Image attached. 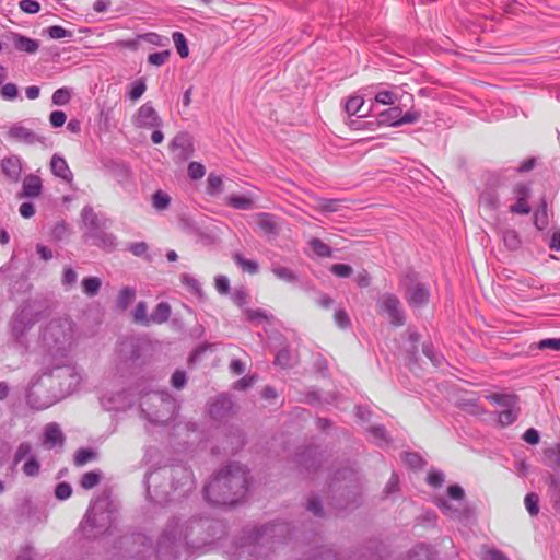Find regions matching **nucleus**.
I'll return each mask as SVG.
<instances>
[{
  "label": "nucleus",
  "mask_w": 560,
  "mask_h": 560,
  "mask_svg": "<svg viewBox=\"0 0 560 560\" xmlns=\"http://www.w3.org/2000/svg\"><path fill=\"white\" fill-rule=\"evenodd\" d=\"M39 365L26 392L27 402L36 409H46L74 393L83 380L82 371L69 357L62 360H40Z\"/></svg>",
  "instance_id": "obj_1"
},
{
  "label": "nucleus",
  "mask_w": 560,
  "mask_h": 560,
  "mask_svg": "<svg viewBox=\"0 0 560 560\" xmlns=\"http://www.w3.org/2000/svg\"><path fill=\"white\" fill-rule=\"evenodd\" d=\"M249 471L238 463L222 468L205 487V499L212 505H234L241 502L249 485Z\"/></svg>",
  "instance_id": "obj_2"
},
{
  "label": "nucleus",
  "mask_w": 560,
  "mask_h": 560,
  "mask_svg": "<svg viewBox=\"0 0 560 560\" xmlns=\"http://www.w3.org/2000/svg\"><path fill=\"white\" fill-rule=\"evenodd\" d=\"M78 339V326L69 316L51 318L39 334V347L44 352L42 360H62L69 357Z\"/></svg>",
  "instance_id": "obj_3"
},
{
  "label": "nucleus",
  "mask_w": 560,
  "mask_h": 560,
  "mask_svg": "<svg viewBox=\"0 0 560 560\" xmlns=\"http://www.w3.org/2000/svg\"><path fill=\"white\" fill-rule=\"evenodd\" d=\"M116 520L117 506L107 493H103L91 502L79 534L88 540L114 536L117 532Z\"/></svg>",
  "instance_id": "obj_4"
},
{
  "label": "nucleus",
  "mask_w": 560,
  "mask_h": 560,
  "mask_svg": "<svg viewBox=\"0 0 560 560\" xmlns=\"http://www.w3.org/2000/svg\"><path fill=\"white\" fill-rule=\"evenodd\" d=\"M281 525L268 524L260 528H255L242 538L231 560H261L272 550L276 538L279 537Z\"/></svg>",
  "instance_id": "obj_5"
},
{
  "label": "nucleus",
  "mask_w": 560,
  "mask_h": 560,
  "mask_svg": "<svg viewBox=\"0 0 560 560\" xmlns=\"http://www.w3.org/2000/svg\"><path fill=\"white\" fill-rule=\"evenodd\" d=\"M45 307L40 301L27 300L13 314L10 328L13 340L22 348L28 347L27 334L42 318Z\"/></svg>",
  "instance_id": "obj_6"
},
{
  "label": "nucleus",
  "mask_w": 560,
  "mask_h": 560,
  "mask_svg": "<svg viewBox=\"0 0 560 560\" xmlns=\"http://www.w3.org/2000/svg\"><path fill=\"white\" fill-rule=\"evenodd\" d=\"M162 471H151L145 475L144 483L147 487L148 498L159 504H164L171 501L179 500L187 497L195 489V479L192 471L185 466H176L170 470L172 478V493L167 498H160L158 493L153 494L150 489L149 481L155 476H160Z\"/></svg>",
  "instance_id": "obj_7"
},
{
  "label": "nucleus",
  "mask_w": 560,
  "mask_h": 560,
  "mask_svg": "<svg viewBox=\"0 0 560 560\" xmlns=\"http://www.w3.org/2000/svg\"><path fill=\"white\" fill-rule=\"evenodd\" d=\"M189 522L179 523V520H171L163 530L156 544L158 560H176L179 549L186 544L189 536Z\"/></svg>",
  "instance_id": "obj_8"
},
{
  "label": "nucleus",
  "mask_w": 560,
  "mask_h": 560,
  "mask_svg": "<svg viewBox=\"0 0 560 560\" xmlns=\"http://www.w3.org/2000/svg\"><path fill=\"white\" fill-rule=\"evenodd\" d=\"M140 408L150 422L164 424L174 417L179 406L167 392H154L142 398Z\"/></svg>",
  "instance_id": "obj_9"
},
{
  "label": "nucleus",
  "mask_w": 560,
  "mask_h": 560,
  "mask_svg": "<svg viewBox=\"0 0 560 560\" xmlns=\"http://www.w3.org/2000/svg\"><path fill=\"white\" fill-rule=\"evenodd\" d=\"M151 550L150 539L142 534L120 536L113 546V560H143Z\"/></svg>",
  "instance_id": "obj_10"
},
{
  "label": "nucleus",
  "mask_w": 560,
  "mask_h": 560,
  "mask_svg": "<svg viewBox=\"0 0 560 560\" xmlns=\"http://www.w3.org/2000/svg\"><path fill=\"white\" fill-rule=\"evenodd\" d=\"M399 290L412 308L424 306L430 300L429 287L420 281L418 275L413 271H407L400 278Z\"/></svg>",
  "instance_id": "obj_11"
},
{
  "label": "nucleus",
  "mask_w": 560,
  "mask_h": 560,
  "mask_svg": "<svg viewBox=\"0 0 560 560\" xmlns=\"http://www.w3.org/2000/svg\"><path fill=\"white\" fill-rule=\"evenodd\" d=\"M486 398L498 407H506V410H498V421L502 427H508L517 419L520 409L516 395L493 393Z\"/></svg>",
  "instance_id": "obj_12"
},
{
  "label": "nucleus",
  "mask_w": 560,
  "mask_h": 560,
  "mask_svg": "<svg viewBox=\"0 0 560 560\" xmlns=\"http://www.w3.org/2000/svg\"><path fill=\"white\" fill-rule=\"evenodd\" d=\"M23 463L21 470L26 477H37L40 472V462L37 456L33 453V446L30 442L25 441L18 445L13 457L12 466L16 467L20 463Z\"/></svg>",
  "instance_id": "obj_13"
},
{
  "label": "nucleus",
  "mask_w": 560,
  "mask_h": 560,
  "mask_svg": "<svg viewBox=\"0 0 560 560\" xmlns=\"http://www.w3.org/2000/svg\"><path fill=\"white\" fill-rule=\"evenodd\" d=\"M377 306L381 313L388 316L394 326L405 325L406 317L400 300L393 293H384L377 300Z\"/></svg>",
  "instance_id": "obj_14"
},
{
  "label": "nucleus",
  "mask_w": 560,
  "mask_h": 560,
  "mask_svg": "<svg viewBox=\"0 0 560 560\" xmlns=\"http://www.w3.org/2000/svg\"><path fill=\"white\" fill-rule=\"evenodd\" d=\"M143 342L135 337H126L118 343L117 355L120 363L131 368L142 355Z\"/></svg>",
  "instance_id": "obj_15"
},
{
  "label": "nucleus",
  "mask_w": 560,
  "mask_h": 560,
  "mask_svg": "<svg viewBox=\"0 0 560 560\" xmlns=\"http://www.w3.org/2000/svg\"><path fill=\"white\" fill-rule=\"evenodd\" d=\"M530 196L532 188L528 183H516L512 188V198L515 202L510 206L509 211L513 214H529L532 211L530 206L528 205Z\"/></svg>",
  "instance_id": "obj_16"
},
{
  "label": "nucleus",
  "mask_w": 560,
  "mask_h": 560,
  "mask_svg": "<svg viewBox=\"0 0 560 560\" xmlns=\"http://www.w3.org/2000/svg\"><path fill=\"white\" fill-rule=\"evenodd\" d=\"M101 404L107 410H124L133 404L131 394L121 389L116 393L105 392L102 394Z\"/></svg>",
  "instance_id": "obj_17"
},
{
  "label": "nucleus",
  "mask_w": 560,
  "mask_h": 560,
  "mask_svg": "<svg viewBox=\"0 0 560 560\" xmlns=\"http://www.w3.org/2000/svg\"><path fill=\"white\" fill-rule=\"evenodd\" d=\"M132 121L138 128H159L162 126V119L149 102L139 107Z\"/></svg>",
  "instance_id": "obj_18"
},
{
  "label": "nucleus",
  "mask_w": 560,
  "mask_h": 560,
  "mask_svg": "<svg viewBox=\"0 0 560 560\" xmlns=\"http://www.w3.org/2000/svg\"><path fill=\"white\" fill-rule=\"evenodd\" d=\"M170 149L176 153L179 160H187L192 154L190 136L187 132L177 133L171 141Z\"/></svg>",
  "instance_id": "obj_19"
},
{
  "label": "nucleus",
  "mask_w": 560,
  "mask_h": 560,
  "mask_svg": "<svg viewBox=\"0 0 560 560\" xmlns=\"http://www.w3.org/2000/svg\"><path fill=\"white\" fill-rule=\"evenodd\" d=\"M322 453L317 447H306L301 453L296 454L295 462L305 470H316L320 465Z\"/></svg>",
  "instance_id": "obj_20"
},
{
  "label": "nucleus",
  "mask_w": 560,
  "mask_h": 560,
  "mask_svg": "<svg viewBox=\"0 0 560 560\" xmlns=\"http://www.w3.org/2000/svg\"><path fill=\"white\" fill-rule=\"evenodd\" d=\"M7 39L12 44V46L21 51L26 54H35L39 48V42L37 39H33L20 33H10L7 35Z\"/></svg>",
  "instance_id": "obj_21"
},
{
  "label": "nucleus",
  "mask_w": 560,
  "mask_h": 560,
  "mask_svg": "<svg viewBox=\"0 0 560 560\" xmlns=\"http://www.w3.org/2000/svg\"><path fill=\"white\" fill-rule=\"evenodd\" d=\"M43 192V182L38 175L28 174L22 182V189L18 198H37Z\"/></svg>",
  "instance_id": "obj_22"
},
{
  "label": "nucleus",
  "mask_w": 560,
  "mask_h": 560,
  "mask_svg": "<svg viewBox=\"0 0 560 560\" xmlns=\"http://www.w3.org/2000/svg\"><path fill=\"white\" fill-rule=\"evenodd\" d=\"M42 443L48 450L63 446L65 435L57 423H48L45 427Z\"/></svg>",
  "instance_id": "obj_23"
},
{
  "label": "nucleus",
  "mask_w": 560,
  "mask_h": 560,
  "mask_svg": "<svg viewBox=\"0 0 560 560\" xmlns=\"http://www.w3.org/2000/svg\"><path fill=\"white\" fill-rule=\"evenodd\" d=\"M8 137L25 144H34L40 141V137L22 124H14L8 130Z\"/></svg>",
  "instance_id": "obj_24"
},
{
  "label": "nucleus",
  "mask_w": 560,
  "mask_h": 560,
  "mask_svg": "<svg viewBox=\"0 0 560 560\" xmlns=\"http://www.w3.org/2000/svg\"><path fill=\"white\" fill-rule=\"evenodd\" d=\"M1 168L3 174L14 183H18L22 175V160L18 155H11L4 158L1 162Z\"/></svg>",
  "instance_id": "obj_25"
},
{
  "label": "nucleus",
  "mask_w": 560,
  "mask_h": 560,
  "mask_svg": "<svg viewBox=\"0 0 560 560\" xmlns=\"http://www.w3.org/2000/svg\"><path fill=\"white\" fill-rule=\"evenodd\" d=\"M50 171L56 177L66 183H71L73 180V174L66 159L59 154L52 155L50 160Z\"/></svg>",
  "instance_id": "obj_26"
},
{
  "label": "nucleus",
  "mask_w": 560,
  "mask_h": 560,
  "mask_svg": "<svg viewBox=\"0 0 560 560\" xmlns=\"http://www.w3.org/2000/svg\"><path fill=\"white\" fill-rule=\"evenodd\" d=\"M254 220L257 226L269 236H276L279 234V228L276 218L271 213L260 212L254 215Z\"/></svg>",
  "instance_id": "obj_27"
},
{
  "label": "nucleus",
  "mask_w": 560,
  "mask_h": 560,
  "mask_svg": "<svg viewBox=\"0 0 560 560\" xmlns=\"http://www.w3.org/2000/svg\"><path fill=\"white\" fill-rule=\"evenodd\" d=\"M232 402L226 396L217 397L209 406V415L213 419L223 418L231 409Z\"/></svg>",
  "instance_id": "obj_28"
},
{
  "label": "nucleus",
  "mask_w": 560,
  "mask_h": 560,
  "mask_svg": "<svg viewBox=\"0 0 560 560\" xmlns=\"http://www.w3.org/2000/svg\"><path fill=\"white\" fill-rule=\"evenodd\" d=\"M89 237L93 240L94 245L105 250H113L116 246V237L101 229L89 234Z\"/></svg>",
  "instance_id": "obj_29"
},
{
  "label": "nucleus",
  "mask_w": 560,
  "mask_h": 560,
  "mask_svg": "<svg viewBox=\"0 0 560 560\" xmlns=\"http://www.w3.org/2000/svg\"><path fill=\"white\" fill-rule=\"evenodd\" d=\"M435 550L425 544L415 546L406 556L404 560H435Z\"/></svg>",
  "instance_id": "obj_30"
},
{
  "label": "nucleus",
  "mask_w": 560,
  "mask_h": 560,
  "mask_svg": "<svg viewBox=\"0 0 560 560\" xmlns=\"http://www.w3.org/2000/svg\"><path fill=\"white\" fill-rule=\"evenodd\" d=\"M401 110L399 106H392L381 112L377 116L378 124L394 127L400 126Z\"/></svg>",
  "instance_id": "obj_31"
},
{
  "label": "nucleus",
  "mask_w": 560,
  "mask_h": 560,
  "mask_svg": "<svg viewBox=\"0 0 560 560\" xmlns=\"http://www.w3.org/2000/svg\"><path fill=\"white\" fill-rule=\"evenodd\" d=\"M400 98L401 95L398 88L378 89L374 96L375 102L383 105H395Z\"/></svg>",
  "instance_id": "obj_32"
},
{
  "label": "nucleus",
  "mask_w": 560,
  "mask_h": 560,
  "mask_svg": "<svg viewBox=\"0 0 560 560\" xmlns=\"http://www.w3.org/2000/svg\"><path fill=\"white\" fill-rule=\"evenodd\" d=\"M171 305L167 302H160L150 314V325H161L166 323L171 317Z\"/></svg>",
  "instance_id": "obj_33"
},
{
  "label": "nucleus",
  "mask_w": 560,
  "mask_h": 560,
  "mask_svg": "<svg viewBox=\"0 0 560 560\" xmlns=\"http://www.w3.org/2000/svg\"><path fill=\"white\" fill-rule=\"evenodd\" d=\"M82 221L88 228V235L100 229L97 214L91 206H85L81 212Z\"/></svg>",
  "instance_id": "obj_34"
},
{
  "label": "nucleus",
  "mask_w": 560,
  "mask_h": 560,
  "mask_svg": "<svg viewBox=\"0 0 560 560\" xmlns=\"http://www.w3.org/2000/svg\"><path fill=\"white\" fill-rule=\"evenodd\" d=\"M544 463L550 468L560 469V443L544 451Z\"/></svg>",
  "instance_id": "obj_35"
},
{
  "label": "nucleus",
  "mask_w": 560,
  "mask_h": 560,
  "mask_svg": "<svg viewBox=\"0 0 560 560\" xmlns=\"http://www.w3.org/2000/svg\"><path fill=\"white\" fill-rule=\"evenodd\" d=\"M479 203L489 210H497L500 207L499 194L494 189H486L480 194Z\"/></svg>",
  "instance_id": "obj_36"
},
{
  "label": "nucleus",
  "mask_w": 560,
  "mask_h": 560,
  "mask_svg": "<svg viewBox=\"0 0 560 560\" xmlns=\"http://www.w3.org/2000/svg\"><path fill=\"white\" fill-rule=\"evenodd\" d=\"M136 299V289L131 287H124L116 299L117 308L125 311Z\"/></svg>",
  "instance_id": "obj_37"
},
{
  "label": "nucleus",
  "mask_w": 560,
  "mask_h": 560,
  "mask_svg": "<svg viewBox=\"0 0 560 560\" xmlns=\"http://www.w3.org/2000/svg\"><path fill=\"white\" fill-rule=\"evenodd\" d=\"M233 260L244 272L249 275H256L259 270L257 261L245 258L241 253H234Z\"/></svg>",
  "instance_id": "obj_38"
},
{
  "label": "nucleus",
  "mask_w": 560,
  "mask_h": 560,
  "mask_svg": "<svg viewBox=\"0 0 560 560\" xmlns=\"http://www.w3.org/2000/svg\"><path fill=\"white\" fill-rule=\"evenodd\" d=\"M549 222L548 207L546 199H541L537 210L534 213V224L538 230L547 228Z\"/></svg>",
  "instance_id": "obj_39"
},
{
  "label": "nucleus",
  "mask_w": 560,
  "mask_h": 560,
  "mask_svg": "<svg viewBox=\"0 0 560 560\" xmlns=\"http://www.w3.org/2000/svg\"><path fill=\"white\" fill-rule=\"evenodd\" d=\"M132 319L136 324H139L141 326H150V315H148V307L145 302L140 301L136 305L132 312Z\"/></svg>",
  "instance_id": "obj_40"
},
{
  "label": "nucleus",
  "mask_w": 560,
  "mask_h": 560,
  "mask_svg": "<svg viewBox=\"0 0 560 560\" xmlns=\"http://www.w3.org/2000/svg\"><path fill=\"white\" fill-rule=\"evenodd\" d=\"M97 458V453L92 448L81 447L79 448L73 458V464L77 467H81L89 462L95 460Z\"/></svg>",
  "instance_id": "obj_41"
},
{
  "label": "nucleus",
  "mask_w": 560,
  "mask_h": 560,
  "mask_svg": "<svg viewBox=\"0 0 560 560\" xmlns=\"http://www.w3.org/2000/svg\"><path fill=\"white\" fill-rule=\"evenodd\" d=\"M228 205L238 210H250L254 207V201L246 196L232 195L228 198Z\"/></svg>",
  "instance_id": "obj_42"
},
{
  "label": "nucleus",
  "mask_w": 560,
  "mask_h": 560,
  "mask_svg": "<svg viewBox=\"0 0 560 560\" xmlns=\"http://www.w3.org/2000/svg\"><path fill=\"white\" fill-rule=\"evenodd\" d=\"M180 281L196 296L201 298L203 295L201 283L194 276L183 273L180 276Z\"/></svg>",
  "instance_id": "obj_43"
},
{
  "label": "nucleus",
  "mask_w": 560,
  "mask_h": 560,
  "mask_svg": "<svg viewBox=\"0 0 560 560\" xmlns=\"http://www.w3.org/2000/svg\"><path fill=\"white\" fill-rule=\"evenodd\" d=\"M271 271L278 279L282 281L293 283L298 280L296 273L288 267L275 264L271 267Z\"/></svg>",
  "instance_id": "obj_44"
},
{
  "label": "nucleus",
  "mask_w": 560,
  "mask_h": 560,
  "mask_svg": "<svg viewBox=\"0 0 560 560\" xmlns=\"http://www.w3.org/2000/svg\"><path fill=\"white\" fill-rule=\"evenodd\" d=\"M347 480H349L350 483L358 481L357 475L351 468L338 470L336 472L335 482L330 485V487L334 489L337 488V490L339 491L342 488L340 483Z\"/></svg>",
  "instance_id": "obj_45"
},
{
  "label": "nucleus",
  "mask_w": 560,
  "mask_h": 560,
  "mask_svg": "<svg viewBox=\"0 0 560 560\" xmlns=\"http://www.w3.org/2000/svg\"><path fill=\"white\" fill-rule=\"evenodd\" d=\"M502 241L506 248L515 250L521 246V237L518 233L513 229H506L502 231Z\"/></svg>",
  "instance_id": "obj_46"
},
{
  "label": "nucleus",
  "mask_w": 560,
  "mask_h": 560,
  "mask_svg": "<svg viewBox=\"0 0 560 560\" xmlns=\"http://www.w3.org/2000/svg\"><path fill=\"white\" fill-rule=\"evenodd\" d=\"M81 284L84 294L92 298L100 292L102 281L97 277H88L82 280Z\"/></svg>",
  "instance_id": "obj_47"
},
{
  "label": "nucleus",
  "mask_w": 560,
  "mask_h": 560,
  "mask_svg": "<svg viewBox=\"0 0 560 560\" xmlns=\"http://www.w3.org/2000/svg\"><path fill=\"white\" fill-rule=\"evenodd\" d=\"M101 479L102 472L100 470H91L82 475L80 486L85 490H90L96 487Z\"/></svg>",
  "instance_id": "obj_48"
},
{
  "label": "nucleus",
  "mask_w": 560,
  "mask_h": 560,
  "mask_svg": "<svg viewBox=\"0 0 560 560\" xmlns=\"http://www.w3.org/2000/svg\"><path fill=\"white\" fill-rule=\"evenodd\" d=\"M171 205V197L163 190H156L152 196V207L156 211L166 210Z\"/></svg>",
  "instance_id": "obj_49"
},
{
  "label": "nucleus",
  "mask_w": 560,
  "mask_h": 560,
  "mask_svg": "<svg viewBox=\"0 0 560 560\" xmlns=\"http://www.w3.org/2000/svg\"><path fill=\"white\" fill-rule=\"evenodd\" d=\"M308 245L315 253V255H317L318 257L325 258L330 257L332 255V249L326 243H324L322 240L317 237H313L308 242Z\"/></svg>",
  "instance_id": "obj_50"
},
{
  "label": "nucleus",
  "mask_w": 560,
  "mask_h": 560,
  "mask_svg": "<svg viewBox=\"0 0 560 560\" xmlns=\"http://www.w3.org/2000/svg\"><path fill=\"white\" fill-rule=\"evenodd\" d=\"M340 199L318 198L315 208L324 213H331L340 209Z\"/></svg>",
  "instance_id": "obj_51"
},
{
  "label": "nucleus",
  "mask_w": 560,
  "mask_h": 560,
  "mask_svg": "<svg viewBox=\"0 0 560 560\" xmlns=\"http://www.w3.org/2000/svg\"><path fill=\"white\" fill-rule=\"evenodd\" d=\"M72 91L70 88H60L52 94L51 102L56 106L67 105L71 100Z\"/></svg>",
  "instance_id": "obj_52"
},
{
  "label": "nucleus",
  "mask_w": 560,
  "mask_h": 560,
  "mask_svg": "<svg viewBox=\"0 0 560 560\" xmlns=\"http://www.w3.org/2000/svg\"><path fill=\"white\" fill-rule=\"evenodd\" d=\"M223 190V179L221 176L210 173L208 176L207 194L210 196L218 195Z\"/></svg>",
  "instance_id": "obj_53"
},
{
  "label": "nucleus",
  "mask_w": 560,
  "mask_h": 560,
  "mask_svg": "<svg viewBox=\"0 0 560 560\" xmlns=\"http://www.w3.org/2000/svg\"><path fill=\"white\" fill-rule=\"evenodd\" d=\"M172 38H173V42H174V45L176 47L178 55L182 58L188 57L189 49H188L187 40H186L184 34L180 32H174L172 35Z\"/></svg>",
  "instance_id": "obj_54"
},
{
  "label": "nucleus",
  "mask_w": 560,
  "mask_h": 560,
  "mask_svg": "<svg viewBox=\"0 0 560 560\" xmlns=\"http://www.w3.org/2000/svg\"><path fill=\"white\" fill-rule=\"evenodd\" d=\"M369 433L377 445L383 446L388 443L387 432L383 425L370 427Z\"/></svg>",
  "instance_id": "obj_55"
},
{
  "label": "nucleus",
  "mask_w": 560,
  "mask_h": 560,
  "mask_svg": "<svg viewBox=\"0 0 560 560\" xmlns=\"http://www.w3.org/2000/svg\"><path fill=\"white\" fill-rule=\"evenodd\" d=\"M364 104V100L361 96H351L345 104V110L349 116L357 115Z\"/></svg>",
  "instance_id": "obj_56"
},
{
  "label": "nucleus",
  "mask_w": 560,
  "mask_h": 560,
  "mask_svg": "<svg viewBox=\"0 0 560 560\" xmlns=\"http://www.w3.org/2000/svg\"><path fill=\"white\" fill-rule=\"evenodd\" d=\"M525 508L532 516H536L539 513V497L538 494L530 492L527 493L524 499Z\"/></svg>",
  "instance_id": "obj_57"
},
{
  "label": "nucleus",
  "mask_w": 560,
  "mask_h": 560,
  "mask_svg": "<svg viewBox=\"0 0 560 560\" xmlns=\"http://www.w3.org/2000/svg\"><path fill=\"white\" fill-rule=\"evenodd\" d=\"M19 95V89L15 83H5L0 86V96L5 101H13Z\"/></svg>",
  "instance_id": "obj_58"
},
{
  "label": "nucleus",
  "mask_w": 560,
  "mask_h": 560,
  "mask_svg": "<svg viewBox=\"0 0 560 560\" xmlns=\"http://www.w3.org/2000/svg\"><path fill=\"white\" fill-rule=\"evenodd\" d=\"M145 90H147V85H145L144 81L142 79H139L131 84V89L128 92V96L130 100L137 101L143 95Z\"/></svg>",
  "instance_id": "obj_59"
},
{
  "label": "nucleus",
  "mask_w": 560,
  "mask_h": 560,
  "mask_svg": "<svg viewBox=\"0 0 560 560\" xmlns=\"http://www.w3.org/2000/svg\"><path fill=\"white\" fill-rule=\"evenodd\" d=\"M48 36L52 39L70 38L72 33L60 25H54L46 30Z\"/></svg>",
  "instance_id": "obj_60"
},
{
  "label": "nucleus",
  "mask_w": 560,
  "mask_h": 560,
  "mask_svg": "<svg viewBox=\"0 0 560 560\" xmlns=\"http://www.w3.org/2000/svg\"><path fill=\"white\" fill-rule=\"evenodd\" d=\"M187 171L188 176L194 180L202 178L206 174L205 166L199 162H190Z\"/></svg>",
  "instance_id": "obj_61"
},
{
  "label": "nucleus",
  "mask_w": 560,
  "mask_h": 560,
  "mask_svg": "<svg viewBox=\"0 0 560 560\" xmlns=\"http://www.w3.org/2000/svg\"><path fill=\"white\" fill-rule=\"evenodd\" d=\"M170 55H171L170 50L153 52V54L149 55L148 61H149V63H151L153 66L160 67L167 61V59L170 58Z\"/></svg>",
  "instance_id": "obj_62"
},
{
  "label": "nucleus",
  "mask_w": 560,
  "mask_h": 560,
  "mask_svg": "<svg viewBox=\"0 0 560 560\" xmlns=\"http://www.w3.org/2000/svg\"><path fill=\"white\" fill-rule=\"evenodd\" d=\"M330 271L339 278H348L352 275V267L346 264H334L330 267Z\"/></svg>",
  "instance_id": "obj_63"
},
{
  "label": "nucleus",
  "mask_w": 560,
  "mask_h": 560,
  "mask_svg": "<svg viewBox=\"0 0 560 560\" xmlns=\"http://www.w3.org/2000/svg\"><path fill=\"white\" fill-rule=\"evenodd\" d=\"M537 349L539 350H552V351H560V338H546L540 340L537 343Z\"/></svg>",
  "instance_id": "obj_64"
}]
</instances>
